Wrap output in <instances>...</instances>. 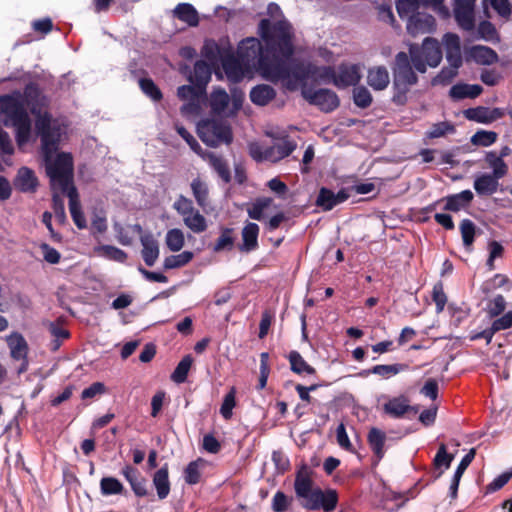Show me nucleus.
<instances>
[{"mask_svg":"<svg viewBox=\"0 0 512 512\" xmlns=\"http://www.w3.org/2000/svg\"><path fill=\"white\" fill-rule=\"evenodd\" d=\"M473 199V193L470 190H464L458 194L447 197L444 208L449 211L457 212L461 208L470 204Z\"/></svg>","mask_w":512,"mask_h":512,"instance_id":"f704fd0d","label":"nucleus"},{"mask_svg":"<svg viewBox=\"0 0 512 512\" xmlns=\"http://www.w3.org/2000/svg\"><path fill=\"white\" fill-rule=\"evenodd\" d=\"M95 253L108 260L124 263L127 259V253L112 245H99L95 247Z\"/></svg>","mask_w":512,"mask_h":512,"instance_id":"c9c22d12","label":"nucleus"},{"mask_svg":"<svg viewBox=\"0 0 512 512\" xmlns=\"http://www.w3.org/2000/svg\"><path fill=\"white\" fill-rule=\"evenodd\" d=\"M56 192L57 191H54L52 198L53 215L57 222L63 224L66 220L64 201Z\"/></svg>","mask_w":512,"mask_h":512,"instance_id":"680f3d73","label":"nucleus"},{"mask_svg":"<svg viewBox=\"0 0 512 512\" xmlns=\"http://www.w3.org/2000/svg\"><path fill=\"white\" fill-rule=\"evenodd\" d=\"M353 101L357 107L367 108L372 103V95L364 86L355 87L353 90Z\"/></svg>","mask_w":512,"mask_h":512,"instance_id":"5fc2aeb1","label":"nucleus"},{"mask_svg":"<svg viewBox=\"0 0 512 512\" xmlns=\"http://www.w3.org/2000/svg\"><path fill=\"white\" fill-rule=\"evenodd\" d=\"M258 233V226H244L242 231L243 244L240 249L246 252L254 250L258 244Z\"/></svg>","mask_w":512,"mask_h":512,"instance_id":"37998d69","label":"nucleus"},{"mask_svg":"<svg viewBox=\"0 0 512 512\" xmlns=\"http://www.w3.org/2000/svg\"><path fill=\"white\" fill-rule=\"evenodd\" d=\"M6 343L13 360L20 362L18 373H24L28 369V344L25 338L18 332H13L6 337Z\"/></svg>","mask_w":512,"mask_h":512,"instance_id":"9d476101","label":"nucleus"},{"mask_svg":"<svg viewBox=\"0 0 512 512\" xmlns=\"http://www.w3.org/2000/svg\"><path fill=\"white\" fill-rule=\"evenodd\" d=\"M61 138V131H58L57 139L53 146L47 148L41 142V152L45 163L46 173L50 179L53 191L65 193L70 188L75 187L73 183V158L70 153L57 152Z\"/></svg>","mask_w":512,"mask_h":512,"instance_id":"7ed1b4c3","label":"nucleus"},{"mask_svg":"<svg viewBox=\"0 0 512 512\" xmlns=\"http://www.w3.org/2000/svg\"><path fill=\"white\" fill-rule=\"evenodd\" d=\"M177 133L186 141L189 147L197 154L202 155V148L193 135L182 125H176Z\"/></svg>","mask_w":512,"mask_h":512,"instance_id":"69168bd1","label":"nucleus"},{"mask_svg":"<svg viewBox=\"0 0 512 512\" xmlns=\"http://www.w3.org/2000/svg\"><path fill=\"white\" fill-rule=\"evenodd\" d=\"M483 92L482 86L478 84H455L451 87L449 95L454 99H474Z\"/></svg>","mask_w":512,"mask_h":512,"instance_id":"c756f323","label":"nucleus"},{"mask_svg":"<svg viewBox=\"0 0 512 512\" xmlns=\"http://www.w3.org/2000/svg\"><path fill=\"white\" fill-rule=\"evenodd\" d=\"M152 481L158 498L160 500L167 498L170 493V481L167 464L162 466L154 473Z\"/></svg>","mask_w":512,"mask_h":512,"instance_id":"393cba45","label":"nucleus"},{"mask_svg":"<svg viewBox=\"0 0 512 512\" xmlns=\"http://www.w3.org/2000/svg\"><path fill=\"white\" fill-rule=\"evenodd\" d=\"M485 161L493 169L496 178H503L507 174L508 167L506 163L495 151L487 152Z\"/></svg>","mask_w":512,"mask_h":512,"instance_id":"58836bf2","label":"nucleus"},{"mask_svg":"<svg viewBox=\"0 0 512 512\" xmlns=\"http://www.w3.org/2000/svg\"><path fill=\"white\" fill-rule=\"evenodd\" d=\"M413 67L410 54L403 51L396 54L392 67L394 89L392 100L397 105H404L407 102V93L418 82V76Z\"/></svg>","mask_w":512,"mask_h":512,"instance_id":"39448f33","label":"nucleus"},{"mask_svg":"<svg viewBox=\"0 0 512 512\" xmlns=\"http://www.w3.org/2000/svg\"><path fill=\"white\" fill-rule=\"evenodd\" d=\"M383 410L386 414L393 418H401L407 412L412 410L409 404V400L405 396H398L389 399L383 406Z\"/></svg>","mask_w":512,"mask_h":512,"instance_id":"aec40b11","label":"nucleus"},{"mask_svg":"<svg viewBox=\"0 0 512 512\" xmlns=\"http://www.w3.org/2000/svg\"><path fill=\"white\" fill-rule=\"evenodd\" d=\"M117 239L124 246L131 245L137 235H143L142 226H117Z\"/></svg>","mask_w":512,"mask_h":512,"instance_id":"79ce46f5","label":"nucleus"},{"mask_svg":"<svg viewBox=\"0 0 512 512\" xmlns=\"http://www.w3.org/2000/svg\"><path fill=\"white\" fill-rule=\"evenodd\" d=\"M497 133L494 131L479 130L471 137V143L476 146L488 147L497 140Z\"/></svg>","mask_w":512,"mask_h":512,"instance_id":"3c124183","label":"nucleus"},{"mask_svg":"<svg viewBox=\"0 0 512 512\" xmlns=\"http://www.w3.org/2000/svg\"><path fill=\"white\" fill-rule=\"evenodd\" d=\"M288 361L290 363V369L292 372L301 375V374H308L313 375L316 373V370L314 367L309 365L305 359L301 356V354L298 351H291L288 356Z\"/></svg>","mask_w":512,"mask_h":512,"instance_id":"473e14b6","label":"nucleus"},{"mask_svg":"<svg viewBox=\"0 0 512 512\" xmlns=\"http://www.w3.org/2000/svg\"><path fill=\"white\" fill-rule=\"evenodd\" d=\"M434 23V18L431 15H421L415 12L410 15L407 23V30L411 34L418 32H425L426 28Z\"/></svg>","mask_w":512,"mask_h":512,"instance_id":"72a5a7b5","label":"nucleus"},{"mask_svg":"<svg viewBox=\"0 0 512 512\" xmlns=\"http://www.w3.org/2000/svg\"><path fill=\"white\" fill-rule=\"evenodd\" d=\"M166 245L171 251H179L184 245V234L179 229H172L166 235Z\"/></svg>","mask_w":512,"mask_h":512,"instance_id":"4d7b16f0","label":"nucleus"},{"mask_svg":"<svg viewBox=\"0 0 512 512\" xmlns=\"http://www.w3.org/2000/svg\"><path fill=\"white\" fill-rule=\"evenodd\" d=\"M463 114L467 120L482 124H490L501 119L505 115V112L503 109L498 107L489 108L485 106H477L464 110Z\"/></svg>","mask_w":512,"mask_h":512,"instance_id":"f8f14e48","label":"nucleus"},{"mask_svg":"<svg viewBox=\"0 0 512 512\" xmlns=\"http://www.w3.org/2000/svg\"><path fill=\"white\" fill-rule=\"evenodd\" d=\"M49 331L51 335L54 337L53 349L56 350L60 347L62 340L69 337V332L64 327L60 326L56 323H51L49 326Z\"/></svg>","mask_w":512,"mask_h":512,"instance_id":"0e129e2a","label":"nucleus"},{"mask_svg":"<svg viewBox=\"0 0 512 512\" xmlns=\"http://www.w3.org/2000/svg\"><path fill=\"white\" fill-rule=\"evenodd\" d=\"M229 104V96L223 88H216L210 96V106L213 112L222 113Z\"/></svg>","mask_w":512,"mask_h":512,"instance_id":"4c0bfd02","label":"nucleus"},{"mask_svg":"<svg viewBox=\"0 0 512 512\" xmlns=\"http://www.w3.org/2000/svg\"><path fill=\"white\" fill-rule=\"evenodd\" d=\"M197 134L206 145L211 147L221 143L230 144L233 140L230 126L215 119L201 120L197 124Z\"/></svg>","mask_w":512,"mask_h":512,"instance_id":"0eeeda50","label":"nucleus"},{"mask_svg":"<svg viewBox=\"0 0 512 512\" xmlns=\"http://www.w3.org/2000/svg\"><path fill=\"white\" fill-rule=\"evenodd\" d=\"M469 57L479 65H492L498 61V54L488 46L475 45L469 51Z\"/></svg>","mask_w":512,"mask_h":512,"instance_id":"412c9836","label":"nucleus"},{"mask_svg":"<svg viewBox=\"0 0 512 512\" xmlns=\"http://www.w3.org/2000/svg\"><path fill=\"white\" fill-rule=\"evenodd\" d=\"M193 258V253L190 251H184L177 255H171L165 258L164 260V268L175 269L188 264Z\"/></svg>","mask_w":512,"mask_h":512,"instance_id":"09e8293b","label":"nucleus"},{"mask_svg":"<svg viewBox=\"0 0 512 512\" xmlns=\"http://www.w3.org/2000/svg\"><path fill=\"white\" fill-rule=\"evenodd\" d=\"M320 502L319 509H323L326 512L334 510L338 502L336 491L331 489L325 492L323 491V497Z\"/></svg>","mask_w":512,"mask_h":512,"instance_id":"e2e57ef3","label":"nucleus"},{"mask_svg":"<svg viewBox=\"0 0 512 512\" xmlns=\"http://www.w3.org/2000/svg\"><path fill=\"white\" fill-rule=\"evenodd\" d=\"M203 157L225 183H229L231 181L229 166L222 156L209 152Z\"/></svg>","mask_w":512,"mask_h":512,"instance_id":"c85d7f7f","label":"nucleus"},{"mask_svg":"<svg viewBox=\"0 0 512 512\" xmlns=\"http://www.w3.org/2000/svg\"><path fill=\"white\" fill-rule=\"evenodd\" d=\"M361 79L360 68L356 64L342 63L336 71L334 85L339 89L356 86Z\"/></svg>","mask_w":512,"mask_h":512,"instance_id":"ddd939ff","label":"nucleus"},{"mask_svg":"<svg viewBox=\"0 0 512 512\" xmlns=\"http://www.w3.org/2000/svg\"><path fill=\"white\" fill-rule=\"evenodd\" d=\"M296 147L295 141L285 137L280 142L266 148V161L276 163L288 157Z\"/></svg>","mask_w":512,"mask_h":512,"instance_id":"f3484780","label":"nucleus"},{"mask_svg":"<svg viewBox=\"0 0 512 512\" xmlns=\"http://www.w3.org/2000/svg\"><path fill=\"white\" fill-rule=\"evenodd\" d=\"M260 40L249 37L240 42L237 49V57L223 63L224 70L229 78L239 81L242 78L241 67L258 65L263 76L265 69L262 60L274 61L275 56L290 58L294 54L293 30L287 20H279L272 23L269 19H262L258 25Z\"/></svg>","mask_w":512,"mask_h":512,"instance_id":"f03ea898","label":"nucleus"},{"mask_svg":"<svg viewBox=\"0 0 512 512\" xmlns=\"http://www.w3.org/2000/svg\"><path fill=\"white\" fill-rule=\"evenodd\" d=\"M51 99L40 85L29 82L23 92L14 90L0 96V114L6 127L15 131V140L19 148L26 145L31 138V119L27 112L34 116V128L44 147L53 146L61 131L58 121L49 111Z\"/></svg>","mask_w":512,"mask_h":512,"instance_id":"f257e3e1","label":"nucleus"},{"mask_svg":"<svg viewBox=\"0 0 512 512\" xmlns=\"http://www.w3.org/2000/svg\"><path fill=\"white\" fill-rule=\"evenodd\" d=\"M312 76L317 77L322 80L324 83H333L336 79V70L331 66H314L313 65V73Z\"/></svg>","mask_w":512,"mask_h":512,"instance_id":"bf43d9fd","label":"nucleus"},{"mask_svg":"<svg viewBox=\"0 0 512 512\" xmlns=\"http://www.w3.org/2000/svg\"><path fill=\"white\" fill-rule=\"evenodd\" d=\"M454 131L455 127L450 122H439L432 125L431 129L427 132V137L431 139L439 138Z\"/></svg>","mask_w":512,"mask_h":512,"instance_id":"13d9d810","label":"nucleus"},{"mask_svg":"<svg viewBox=\"0 0 512 512\" xmlns=\"http://www.w3.org/2000/svg\"><path fill=\"white\" fill-rule=\"evenodd\" d=\"M211 74L210 65L203 60H198L194 64L193 73L189 76V81L206 90V86L211 79Z\"/></svg>","mask_w":512,"mask_h":512,"instance_id":"bb28decb","label":"nucleus"},{"mask_svg":"<svg viewBox=\"0 0 512 512\" xmlns=\"http://www.w3.org/2000/svg\"><path fill=\"white\" fill-rule=\"evenodd\" d=\"M432 299L435 302L437 313L442 312L447 302V297L444 292L442 283L439 282L434 285L432 291Z\"/></svg>","mask_w":512,"mask_h":512,"instance_id":"052dcab7","label":"nucleus"},{"mask_svg":"<svg viewBox=\"0 0 512 512\" xmlns=\"http://www.w3.org/2000/svg\"><path fill=\"white\" fill-rule=\"evenodd\" d=\"M204 466L202 459L190 462L184 470V479L187 484L195 485L200 481L201 470Z\"/></svg>","mask_w":512,"mask_h":512,"instance_id":"a18cd8bd","label":"nucleus"},{"mask_svg":"<svg viewBox=\"0 0 512 512\" xmlns=\"http://www.w3.org/2000/svg\"><path fill=\"white\" fill-rule=\"evenodd\" d=\"M123 491V484L115 477H103L100 480V492L103 496L119 495Z\"/></svg>","mask_w":512,"mask_h":512,"instance_id":"a19ab883","label":"nucleus"},{"mask_svg":"<svg viewBox=\"0 0 512 512\" xmlns=\"http://www.w3.org/2000/svg\"><path fill=\"white\" fill-rule=\"evenodd\" d=\"M173 16L191 27L199 24V15L192 4L179 3L173 10Z\"/></svg>","mask_w":512,"mask_h":512,"instance_id":"5701e85b","label":"nucleus"},{"mask_svg":"<svg viewBox=\"0 0 512 512\" xmlns=\"http://www.w3.org/2000/svg\"><path fill=\"white\" fill-rule=\"evenodd\" d=\"M389 82V73L385 66H377L368 70L367 83L374 90H384Z\"/></svg>","mask_w":512,"mask_h":512,"instance_id":"4be33fe9","label":"nucleus"},{"mask_svg":"<svg viewBox=\"0 0 512 512\" xmlns=\"http://www.w3.org/2000/svg\"><path fill=\"white\" fill-rule=\"evenodd\" d=\"M323 497V491L321 489H311L305 496H300L303 499V507L315 511L319 510L320 500Z\"/></svg>","mask_w":512,"mask_h":512,"instance_id":"603ef678","label":"nucleus"},{"mask_svg":"<svg viewBox=\"0 0 512 512\" xmlns=\"http://www.w3.org/2000/svg\"><path fill=\"white\" fill-rule=\"evenodd\" d=\"M275 97V89L267 84L256 85L250 91L251 102L258 106H266Z\"/></svg>","mask_w":512,"mask_h":512,"instance_id":"b1692460","label":"nucleus"},{"mask_svg":"<svg viewBox=\"0 0 512 512\" xmlns=\"http://www.w3.org/2000/svg\"><path fill=\"white\" fill-rule=\"evenodd\" d=\"M453 456L449 455L446 450V446L441 444L434 458V465L436 468L444 467L445 469L450 467Z\"/></svg>","mask_w":512,"mask_h":512,"instance_id":"774afa93","label":"nucleus"},{"mask_svg":"<svg viewBox=\"0 0 512 512\" xmlns=\"http://www.w3.org/2000/svg\"><path fill=\"white\" fill-rule=\"evenodd\" d=\"M458 68L443 67L441 71L432 79V85H448L457 76Z\"/></svg>","mask_w":512,"mask_h":512,"instance_id":"6e6d98bb","label":"nucleus"},{"mask_svg":"<svg viewBox=\"0 0 512 512\" xmlns=\"http://www.w3.org/2000/svg\"><path fill=\"white\" fill-rule=\"evenodd\" d=\"M283 59L286 58L275 56L274 61L271 62L265 58L262 60L265 78L271 82L284 81L285 87L290 91L295 90L299 83L302 84V87L307 84L306 80L313 73V65L296 60L287 64Z\"/></svg>","mask_w":512,"mask_h":512,"instance_id":"20e7f679","label":"nucleus"},{"mask_svg":"<svg viewBox=\"0 0 512 512\" xmlns=\"http://www.w3.org/2000/svg\"><path fill=\"white\" fill-rule=\"evenodd\" d=\"M301 94L309 104L317 106L325 113H330L336 110L340 105L338 95L330 89L320 88L318 90H314L307 84H304L301 89Z\"/></svg>","mask_w":512,"mask_h":512,"instance_id":"6e6552de","label":"nucleus"},{"mask_svg":"<svg viewBox=\"0 0 512 512\" xmlns=\"http://www.w3.org/2000/svg\"><path fill=\"white\" fill-rule=\"evenodd\" d=\"M64 194L69 198V210L74 224H86L76 187L70 188Z\"/></svg>","mask_w":512,"mask_h":512,"instance_id":"2f4dec72","label":"nucleus"},{"mask_svg":"<svg viewBox=\"0 0 512 512\" xmlns=\"http://www.w3.org/2000/svg\"><path fill=\"white\" fill-rule=\"evenodd\" d=\"M311 474L312 470L307 465L301 466L297 471L294 488L298 497L305 496L312 489Z\"/></svg>","mask_w":512,"mask_h":512,"instance_id":"cd10ccee","label":"nucleus"},{"mask_svg":"<svg viewBox=\"0 0 512 512\" xmlns=\"http://www.w3.org/2000/svg\"><path fill=\"white\" fill-rule=\"evenodd\" d=\"M385 440H386V435L380 429L372 428L369 431V434H368L369 445L379 460L384 455Z\"/></svg>","mask_w":512,"mask_h":512,"instance_id":"e433bc0d","label":"nucleus"},{"mask_svg":"<svg viewBox=\"0 0 512 512\" xmlns=\"http://www.w3.org/2000/svg\"><path fill=\"white\" fill-rule=\"evenodd\" d=\"M506 308V301L502 295H497L488 304L487 312L491 318L497 317L504 312Z\"/></svg>","mask_w":512,"mask_h":512,"instance_id":"338daca9","label":"nucleus"},{"mask_svg":"<svg viewBox=\"0 0 512 512\" xmlns=\"http://www.w3.org/2000/svg\"><path fill=\"white\" fill-rule=\"evenodd\" d=\"M409 370V365L405 363H395L389 365H375L367 371V374H375L384 379H389L401 372Z\"/></svg>","mask_w":512,"mask_h":512,"instance_id":"7c9ffc66","label":"nucleus"},{"mask_svg":"<svg viewBox=\"0 0 512 512\" xmlns=\"http://www.w3.org/2000/svg\"><path fill=\"white\" fill-rule=\"evenodd\" d=\"M177 96L182 101H186L181 108L182 112L198 114L201 110L202 101L206 99V90L195 83L182 85L177 89Z\"/></svg>","mask_w":512,"mask_h":512,"instance_id":"1a4fd4ad","label":"nucleus"},{"mask_svg":"<svg viewBox=\"0 0 512 512\" xmlns=\"http://www.w3.org/2000/svg\"><path fill=\"white\" fill-rule=\"evenodd\" d=\"M13 186L22 193H35L39 186V181L31 168L23 166L18 169L13 179Z\"/></svg>","mask_w":512,"mask_h":512,"instance_id":"4468645a","label":"nucleus"},{"mask_svg":"<svg viewBox=\"0 0 512 512\" xmlns=\"http://www.w3.org/2000/svg\"><path fill=\"white\" fill-rule=\"evenodd\" d=\"M277 206L274 200L270 197L257 198L251 206L247 209L248 215L251 219L256 221H263L270 216Z\"/></svg>","mask_w":512,"mask_h":512,"instance_id":"dca6fc26","label":"nucleus"},{"mask_svg":"<svg viewBox=\"0 0 512 512\" xmlns=\"http://www.w3.org/2000/svg\"><path fill=\"white\" fill-rule=\"evenodd\" d=\"M139 87L141 91L154 102H159L162 100L163 94L151 78L139 79Z\"/></svg>","mask_w":512,"mask_h":512,"instance_id":"49530a36","label":"nucleus"},{"mask_svg":"<svg viewBox=\"0 0 512 512\" xmlns=\"http://www.w3.org/2000/svg\"><path fill=\"white\" fill-rule=\"evenodd\" d=\"M193 359L191 355H186L182 358V360L178 363L175 370L171 374V379L173 382L177 384H181L186 381L189 370L191 368Z\"/></svg>","mask_w":512,"mask_h":512,"instance_id":"c03bdc74","label":"nucleus"},{"mask_svg":"<svg viewBox=\"0 0 512 512\" xmlns=\"http://www.w3.org/2000/svg\"><path fill=\"white\" fill-rule=\"evenodd\" d=\"M423 0H398L396 3V10L400 18H409L420 7Z\"/></svg>","mask_w":512,"mask_h":512,"instance_id":"8fccbe9b","label":"nucleus"},{"mask_svg":"<svg viewBox=\"0 0 512 512\" xmlns=\"http://www.w3.org/2000/svg\"><path fill=\"white\" fill-rule=\"evenodd\" d=\"M454 15L457 23L462 29L466 31H471L474 29V6L456 3L454 8Z\"/></svg>","mask_w":512,"mask_h":512,"instance_id":"6ab92c4d","label":"nucleus"},{"mask_svg":"<svg viewBox=\"0 0 512 512\" xmlns=\"http://www.w3.org/2000/svg\"><path fill=\"white\" fill-rule=\"evenodd\" d=\"M443 41L446 50V59L449 65L459 69L463 63L459 36L453 33H447L444 35Z\"/></svg>","mask_w":512,"mask_h":512,"instance_id":"2eb2a0df","label":"nucleus"},{"mask_svg":"<svg viewBox=\"0 0 512 512\" xmlns=\"http://www.w3.org/2000/svg\"><path fill=\"white\" fill-rule=\"evenodd\" d=\"M317 206L323 210H331L337 205L335 193L327 188H321L316 200Z\"/></svg>","mask_w":512,"mask_h":512,"instance_id":"864d4df0","label":"nucleus"},{"mask_svg":"<svg viewBox=\"0 0 512 512\" xmlns=\"http://www.w3.org/2000/svg\"><path fill=\"white\" fill-rule=\"evenodd\" d=\"M88 212L91 215V224H104L106 222V210L102 200H92Z\"/></svg>","mask_w":512,"mask_h":512,"instance_id":"de8ad7c7","label":"nucleus"},{"mask_svg":"<svg viewBox=\"0 0 512 512\" xmlns=\"http://www.w3.org/2000/svg\"><path fill=\"white\" fill-rule=\"evenodd\" d=\"M409 54L414 68L420 73L426 72L427 65L437 67L442 60V50L439 42L430 37L424 39L421 47L412 45Z\"/></svg>","mask_w":512,"mask_h":512,"instance_id":"423d86ee","label":"nucleus"},{"mask_svg":"<svg viewBox=\"0 0 512 512\" xmlns=\"http://www.w3.org/2000/svg\"><path fill=\"white\" fill-rule=\"evenodd\" d=\"M191 190L197 204L201 207H205L208 204L209 197L207 184L197 177L191 182Z\"/></svg>","mask_w":512,"mask_h":512,"instance_id":"ea45409f","label":"nucleus"},{"mask_svg":"<svg viewBox=\"0 0 512 512\" xmlns=\"http://www.w3.org/2000/svg\"><path fill=\"white\" fill-rule=\"evenodd\" d=\"M142 248V258L149 267L153 266L159 257V244L151 234H143L140 237Z\"/></svg>","mask_w":512,"mask_h":512,"instance_id":"a211bd4d","label":"nucleus"},{"mask_svg":"<svg viewBox=\"0 0 512 512\" xmlns=\"http://www.w3.org/2000/svg\"><path fill=\"white\" fill-rule=\"evenodd\" d=\"M499 179L494 174H482L475 179L474 189L478 195H492L497 191Z\"/></svg>","mask_w":512,"mask_h":512,"instance_id":"a878e982","label":"nucleus"},{"mask_svg":"<svg viewBox=\"0 0 512 512\" xmlns=\"http://www.w3.org/2000/svg\"><path fill=\"white\" fill-rule=\"evenodd\" d=\"M173 208L183 218L184 224H205L204 216L194 207L191 199L180 195Z\"/></svg>","mask_w":512,"mask_h":512,"instance_id":"9b49d317","label":"nucleus"}]
</instances>
